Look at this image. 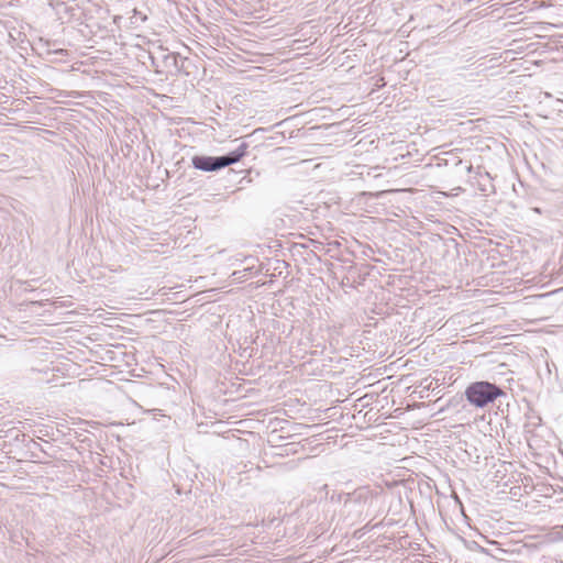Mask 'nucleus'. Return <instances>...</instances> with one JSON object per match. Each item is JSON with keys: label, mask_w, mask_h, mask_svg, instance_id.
Here are the masks:
<instances>
[{"label": "nucleus", "mask_w": 563, "mask_h": 563, "mask_svg": "<svg viewBox=\"0 0 563 563\" xmlns=\"http://www.w3.org/2000/svg\"><path fill=\"white\" fill-rule=\"evenodd\" d=\"M374 500V493L367 486H361L345 494L343 512L351 525L365 520Z\"/></svg>", "instance_id": "1"}, {"label": "nucleus", "mask_w": 563, "mask_h": 563, "mask_svg": "<svg viewBox=\"0 0 563 563\" xmlns=\"http://www.w3.org/2000/svg\"><path fill=\"white\" fill-rule=\"evenodd\" d=\"M249 143L242 142L235 150L222 156L195 155L191 158L194 168L201 172H218L240 162L247 154Z\"/></svg>", "instance_id": "2"}, {"label": "nucleus", "mask_w": 563, "mask_h": 563, "mask_svg": "<svg viewBox=\"0 0 563 563\" xmlns=\"http://www.w3.org/2000/svg\"><path fill=\"white\" fill-rule=\"evenodd\" d=\"M464 395L466 400L476 408H485L494 402L498 397L506 395L505 391L496 384L487 380H477L471 383Z\"/></svg>", "instance_id": "3"}, {"label": "nucleus", "mask_w": 563, "mask_h": 563, "mask_svg": "<svg viewBox=\"0 0 563 563\" xmlns=\"http://www.w3.org/2000/svg\"><path fill=\"white\" fill-rule=\"evenodd\" d=\"M161 57H162V64H163L164 68H175L176 70H179V68H180L178 65L179 54L169 53L165 49H162Z\"/></svg>", "instance_id": "4"}, {"label": "nucleus", "mask_w": 563, "mask_h": 563, "mask_svg": "<svg viewBox=\"0 0 563 563\" xmlns=\"http://www.w3.org/2000/svg\"><path fill=\"white\" fill-rule=\"evenodd\" d=\"M151 65L155 68L156 73H163L159 68L163 67L162 59L158 56L150 55Z\"/></svg>", "instance_id": "5"}, {"label": "nucleus", "mask_w": 563, "mask_h": 563, "mask_svg": "<svg viewBox=\"0 0 563 563\" xmlns=\"http://www.w3.org/2000/svg\"><path fill=\"white\" fill-rule=\"evenodd\" d=\"M345 494L346 493H336V492H332L330 495H329V498L332 503H340V501H344L345 499Z\"/></svg>", "instance_id": "6"}, {"label": "nucleus", "mask_w": 563, "mask_h": 563, "mask_svg": "<svg viewBox=\"0 0 563 563\" xmlns=\"http://www.w3.org/2000/svg\"><path fill=\"white\" fill-rule=\"evenodd\" d=\"M147 19V16L145 14H143L142 12L137 11L136 9H134V15L131 18L132 20V23H139L140 22H145Z\"/></svg>", "instance_id": "7"}, {"label": "nucleus", "mask_w": 563, "mask_h": 563, "mask_svg": "<svg viewBox=\"0 0 563 563\" xmlns=\"http://www.w3.org/2000/svg\"><path fill=\"white\" fill-rule=\"evenodd\" d=\"M247 272H251V268H245L243 271H235V272H233L232 276L234 277V279H242L246 276Z\"/></svg>", "instance_id": "8"}, {"label": "nucleus", "mask_w": 563, "mask_h": 563, "mask_svg": "<svg viewBox=\"0 0 563 563\" xmlns=\"http://www.w3.org/2000/svg\"><path fill=\"white\" fill-rule=\"evenodd\" d=\"M21 284L23 286V291L29 292L34 290L30 282H22Z\"/></svg>", "instance_id": "9"}, {"label": "nucleus", "mask_w": 563, "mask_h": 563, "mask_svg": "<svg viewBox=\"0 0 563 563\" xmlns=\"http://www.w3.org/2000/svg\"><path fill=\"white\" fill-rule=\"evenodd\" d=\"M328 488H329V486H328L327 484H324V485H322V486L320 487V490H321V492H324L325 497H328V496H329V489H328Z\"/></svg>", "instance_id": "10"}, {"label": "nucleus", "mask_w": 563, "mask_h": 563, "mask_svg": "<svg viewBox=\"0 0 563 563\" xmlns=\"http://www.w3.org/2000/svg\"><path fill=\"white\" fill-rule=\"evenodd\" d=\"M30 303H31V305H38V306H41V305H42V301H31Z\"/></svg>", "instance_id": "11"}, {"label": "nucleus", "mask_w": 563, "mask_h": 563, "mask_svg": "<svg viewBox=\"0 0 563 563\" xmlns=\"http://www.w3.org/2000/svg\"><path fill=\"white\" fill-rule=\"evenodd\" d=\"M472 0H463V4H468L471 3Z\"/></svg>", "instance_id": "12"}, {"label": "nucleus", "mask_w": 563, "mask_h": 563, "mask_svg": "<svg viewBox=\"0 0 563 563\" xmlns=\"http://www.w3.org/2000/svg\"><path fill=\"white\" fill-rule=\"evenodd\" d=\"M472 170H473V166H472V165H470V166L467 167V172H468V173H471Z\"/></svg>", "instance_id": "13"}]
</instances>
